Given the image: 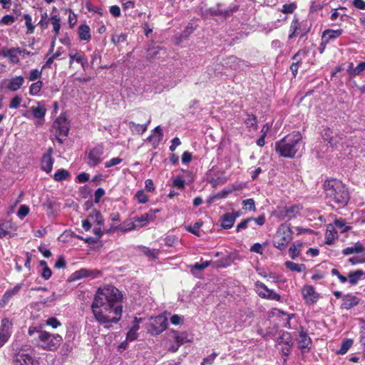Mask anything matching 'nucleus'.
Here are the masks:
<instances>
[{
    "instance_id": "6e6d98bb",
    "label": "nucleus",
    "mask_w": 365,
    "mask_h": 365,
    "mask_svg": "<svg viewBox=\"0 0 365 365\" xmlns=\"http://www.w3.org/2000/svg\"><path fill=\"white\" fill-rule=\"evenodd\" d=\"M135 197L137 198L138 202L140 204H145L149 200L148 196L145 193L143 190L137 191Z\"/></svg>"
},
{
    "instance_id": "f704fd0d",
    "label": "nucleus",
    "mask_w": 365,
    "mask_h": 365,
    "mask_svg": "<svg viewBox=\"0 0 365 365\" xmlns=\"http://www.w3.org/2000/svg\"><path fill=\"white\" fill-rule=\"evenodd\" d=\"M246 118L243 120L244 123L247 128H250L256 130L257 129V116L254 114H250L247 111L244 112Z\"/></svg>"
},
{
    "instance_id": "ddd939ff",
    "label": "nucleus",
    "mask_w": 365,
    "mask_h": 365,
    "mask_svg": "<svg viewBox=\"0 0 365 365\" xmlns=\"http://www.w3.org/2000/svg\"><path fill=\"white\" fill-rule=\"evenodd\" d=\"M309 54V50L307 48L299 49L292 57L294 62L290 65L289 68L294 77L298 73L299 68L302 65V61Z\"/></svg>"
},
{
    "instance_id": "dca6fc26",
    "label": "nucleus",
    "mask_w": 365,
    "mask_h": 365,
    "mask_svg": "<svg viewBox=\"0 0 365 365\" xmlns=\"http://www.w3.org/2000/svg\"><path fill=\"white\" fill-rule=\"evenodd\" d=\"M14 365H38V362L32 355L20 351L15 354Z\"/></svg>"
},
{
    "instance_id": "e2e57ef3",
    "label": "nucleus",
    "mask_w": 365,
    "mask_h": 365,
    "mask_svg": "<svg viewBox=\"0 0 365 365\" xmlns=\"http://www.w3.org/2000/svg\"><path fill=\"white\" fill-rule=\"evenodd\" d=\"M16 21V18L10 14L4 16L0 20V25H10Z\"/></svg>"
},
{
    "instance_id": "6ab92c4d",
    "label": "nucleus",
    "mask_w": 365,
    "mask_h": 365,
    "mask_svg": "<svg viewBox=\"0 0 365 365\" xmlns=\"http://www.w3.org/2000/svg\"><path fill=\"white\" fill-rule=\"evenodd\" d=\"M141 115L145 120V122L144 123L138 124L135 123L133 121H130L128 123V127L131 130V131L133 133H136L138 135H142L143 133H144L147 130L148 126L151 122L150 115H147L145 113H141Z\"/></svg>"
},
{
    "instance_id": "13d9d810",
    "label": "nucleus",
    "mask_w": 365,
    "mask_h": 365,
    "mask_svg": "<svg viewBox=\"0 0 365 365\" xmlns=\"http://www.w3.org/2000/svg\"><path fill=\"white\" fill-rule=\"evenodd\" d=\"M243 208L245 210L255 211L256 210L255 202L254 199L249 198L242 201Z\"/></svg>"
},
{
    "instance_id": "79ce46f5",
    "label": "nucleus",
    "mask_w": 365,
    "mask_h": 365,
    "mask_svg": "<svg viewBox=\"0 0 365 365\" xmlns=\"http://www.w3.org/2000/svg\"><path fill=\"white\" fill-rule=\"evenodd\" d=\"M31 112L34 118L38 119L43 118L46 113V109L43 106L38 105L37 106L31 108Z\"/></svg>"
},
{
    "instance_id": "0eeeda50",
    "label": "nucleus",
    "mask_w": 365,
    "mask_h": 365,
    "mask_svg": "<svg viewBox=\"0 0 365 365\" xmlns=\"http://www.w3.org/2000/svg\"><path fill=\"white\" fill-rule=\"evenodd\" d=\"M255 290L257 295L265 299L281 302L282 297L279 294L275 292L273 289H269L266 284L260 281L255 282Z\"/></svg>"
},
{
    "instance_id": "58836bf2",
    "label": "nucleus",
    "mask_w": 365,
    "mask_h": 365,
    "mask_svg": "<svg viewBox=\"0 0 365 365\" xmlns=\"http://www.w3.org/2000/svg\"><path fill=\"white\" fill-rule=\"evenodd\" d=\"M50 23L53 27V32L54 34V36H58L60 34V30L61 28V18L58 15H52L50 17Z\"/></svg>"
},
{
    "instance_id": "423d86ee",
    "label": "nucleus",
    "mask_w": 365,
    "mask_h": 365,
    "mask_svg": "<svg viewBox=\"0 0 365 365\" xmlns=\"http://www.w3.org/2000/svg\"><path fill=\"white\" fill-rule=\"evenodd\" d=\"M293 232L290 225L282 224L277 231V240L274 242L275 247L280 250H284L287 245L292 240Z\"/></svg>"
},
{
    "instance_id": "c85d7f7f",
    "label": "nucleus",
    "mask_w": 365,
    "mask_h": 365,
    "mask_svg": "<svg viewBox=\"0 0 365 365\" xmlns=\"http://www.w3.org/2000/svg\"><path fill=\"white\" fill-rule=\"evenodd\" d=\"M24 81V78L21 76L14 77L8 81L6 88L11 91H16L23 86Z\"/></svg>"
},
{
    "instance_id": "c9c22d12",
    "label": "nucleus",
    "mask_w": 365,
    "mask_h": 365,
    "mask_svg": "<svg viewBox=\"0 0 365 365\" xmlns=\"http://www.w3.org/2000/svg\"><path fill=\"white\" fill-rule=\"evenodd\" d=\"M364 70L365 62H360L355 68H354V63H350L347 68V71L351 77L359 75Z\"/></svg>"
},
{
    "instance_id": "338daca9",
    "label": "nucleus",
    "mask_w": 365,
    "mask_h": 365,
    "mask_svg": "<svg viewBox=\"0 0 365 365\" xmlns=\"http://www.w3.org/2000/svg\"><path fill=\"white\" fill-rule=\"evenodd\" d=\"M217 353L212 352L210 356L202 359V365L210 364L212 365L214 363L215 358L217 356Z\"/></svg>"
},
{
    "instance_id": "aec40b11",
    "label": "nucleus",
    "mask_w": 365,
    "mask_h": 365,
    "mask_svg": "<svg viewBox=\"0 0 365 365\" xmlns=\"http://www.w3.org/2000/svg\"><path fill=\"white\" fill-rule=\"evenodd\" d=\"M101 275V271L98 269H90L87 268H81L76 272H74L71 275V279L72 280H78L83 278H86L91 277L92 278H96Z\"/></svg>"
},
{
    "instance_id": "4c0bfd02",
    "label": "nucleus",
    "mask_w": 365,
    "mask_h": 365,
    "mask_svg": "<svg viewBox=\"0 0 365 365\" xmlns=\"http://www.w3.org/2000/svg\"><path fill=\"white\" fill-rule=\"evenodd\" d=\"M235 217L230 213H225L221 217V226L224 229H230L235 224Z\"/></svg>"
},
{
    "instance_id": "9b49d317",
    "label": "nucleus",
    "mask_w": 365,
    "mask_h": 365,
    "mask_svg": "<svg viewBox=\"0 0 365 365\" xmlns=\"http://www.w3.org/2000/svg\"><path fill=\"white\" fill-rule=\"evenodd\" d=\"M168 327V319L163 315H158L151 318V322L149 325L148 331L152 335H158L166 329Z\"/></svg>"
},
{
    "instance_id": "cd10ccee",
    "label": "nucleus",
    "mask_w": 365,
    "mask_h": 365,
    "mask_svg": "<svg viewBox=\"0 0 365 365\" xmlns=\"http://www.w3.org/2000/svg\"><path fill=\"white\" fill-rule=\"evenodd\" d=\"M365 247L359 241L354 244L353 246L347 247L342 250V254L345 256L356 254H364Z\"/></svg>"
},
{
    "instance_id": "393cba45",
    "label": "nucleus",
    "mask_w": 365,
    "mask_h": 365,
    "mask_svg": "<svg viewBox=\"0 0 365 365\" xmlns=\"http://www.w3.org/2000/svg\"><path fill=\"white\" fill-rule=\"evenodd\" d=\"M19 51V47H13L11 48L4 47L1 51V54L4 57H8L11 63L16 64L20 61L17 56Z\"/></svg>"
},
{
    "instance_id": "ea45409f",
    "label": "nucleus",
    "mask_w": 365,
    "mask_h": 365,
    "mask_svg": "<svg viewBox=\"0 0 365 365\" xmlns=\"http://www.w3.org/2000/svg\"><path fill=\"white\" fill-rule=\"evenodd\" d=\"M134 220L136 223L137 229L143 227V226L148 225L149 222L152 221V215L149 216L147 213H144L140 217H134Z\"/></svg>"
},
{
    "instance_id": "8fccbe9b",
    "label": "nucleus",
    "mask_w": 365,
    "mask_h": 365,
    "mask_svg": "<svg viewBox=\"0 0 365 365\" xmlns=\"http://www.w3.org/2000/svg\"><path fill=\"white\" fill-rule=\"evenodd\" d=\"M50 21V18L48 17L47 13H42L41 14V20L38 23V26L42 31H43L48 28Z\"/></svg>"
},
{
    "instance_id": "e433bc0d",
    "label": "nucleus",
    "mask_w": 365,
    "mask_h": 365,
    "mask_svg": "<svg viewBox=\"0 0 365 365\" xmlns=\"http://www.w3.org/2000/svg\"><path fill=\"white\" fill-rule=\"evenodd\" d=\"M93 222L99 226L104 225V218L100 211L93 210L91 214L88 216Z\"/></svg>"
},
{
    "instance_id": "72a5a7b5",
    "label": "nucleus",
    "mask_w": 365,
    "mask_h": 365,
    "mask_svg": "<svg viewBox=\"0 0 365 365\" xmlns=\"http://www.w3.org/2000/svg\"><path fill=\"white\" fill-rule=\"evenodd\" d=\"M137 229L136 223L134 221L130 220H125L121 225L115 226L114 230H118L121 232H126Z\"/></svg>"
},
{
    "instance_id": "f257e3e1",
    "label": "nucleus",
    "mask_w": 365,
    "mask_h": 365,
    "mask_svg": "<svg viewBox=\"0 0 365 365\" xmlns=\"http://www.w3.org/2000/svg\"><path fill=\"white\" fill-rule=\"evenodd\" d=\"M121 292L113 285L99 288L93 299L91 309L100 324L118 323L122 316Z\"/></svg>"
},
{
    "instance_id": "20e7f679",
    "label": "nucleus",
    "mask_w": 365,
    "mask_h": 365,
    "mask_svg": "<svg viewBox=\"0 0 365 365\" xmlns=\"http://www.w3.org/2000/svg\"><path fill=\"white\" fill-rule=\"evenodd\" d=\"M293 339L291 333L281 331L279 335L275 339V346L282 355L283 364H287V358L291 354Z\"/></svg>"
},
{
    "instance_id": "a211bd4d",
    "label": "nucleus",
    "mask_w": 365,
    "mask_h": 365,
    "mask_svg": "<svg viewBox=\"0 0 365 365\" xmlns=\"http://www.w3.org/2000/svg\"><path fill=\"white\" fill-rule=\"evenodd\" d=\"M17 230V226L11 220H0V238L11 237Z\"/></svg>"
},
{
    "instance_id": "49530a36",
    "label": "nucleus",
    "mask_w": 365,
    "mask_h": 365,
    "mask_svg": "<svg viewBox=\"0 0 365 365\" xmlns=\"http://www.w3.org/2000/svg\"><path fill=\"white\" fill-rule=\"evenodd\" d=\"M337 237L338 233L334 228L331 230L327 229L325 233V243L330 245L333 244V241Z\"/></svg>"
},
{
    "instance_id": "7ed1b4c3",
    "label": "nucleus",
    "mask_w": 365,
    "mask_h": 365,
    "mask_svg": "<svg viewBox=\"0 0 365 365\" xmlns=\"http://www.w3.org/2000/svg\"><path fill=\"white\" fill-rule=\"evenodd\" d=\"M302 140L299 132H292L275 143V150L284 158H292L299 150V144Z\"/></svg>"
},
{
    "instance_id": "473e14b6",
    "label": "nucleus",
    "mask_w": 365,
    "mask_h": 365,
    "mask_svg": "<svg viewBox=\"0 0 365 365\" xmlns=\"http://www.w3.org/2000/svg\"><path fill=\"white\" fill-rule=\"evenodd\" d=\"M171 332L173 334L175 343L180 346L186 342L191 341V339H188V333L187 331L180 332L176 330H172Z\"/></svg>"
},
{
    "instance_id": "4be33fe9",
    "label": "nucleus",
    "mask_w": 365,
    "mask_h": 365,
    "mask_svg": "<svg viewBox=\"0 0 365 365\" xmlns=\"http://www.w3.org/2000/svg\"><path fill=\"white\" fill-rule=\"evenodd\" d=\"M53 148H49L46 152L43 155L41 161V168L46 173H49L53 168L54 160L52 158Z\"/></svg>"
},
{
    "instance_id": "6e6552de",
    "label": "nucleus",
    "mask_w": 365,
    "mask_h": 365,
    "mask_svg": "<svg viewBox=\"0 0 365 365\" xmlns=\"http://www.w3.org/2000/svg\"><path fill=\"white\" fill-rule=\"evenodd\" d=\"M298 349L301 354L304 355L308 354L312 348V340L308 335L307 329L304 327H299V339L297 340Z\"/></svg>"
},
{
    "instance_id": "a878e982",
    "label": "nucleus",
    "mask_w": 365,
    "mask_h": 365,
    "mask_svg": "<svg viewBox=\"0 0 365 365\" xmlns=\"http://www.w3.org/2000/svg\"><path fill=\"white\" fill-rule=\"evenodd\" d=\"M225 64L232 70L237 71L241 68L242 65L248 66V63L235 56H230L227 57Z\"/></svg>"
},
{
    "instance_id": "c03bdc74",
    "label": "nucleus",
    "mask_w": 365,
    "mask_h": 365,
    "mask_svg": "<svg viewBox=\"0 0 365 365\" xmlns=\"http://www.w3.org/2000/svg\"><path fill=\"white\" fill-rule=\"evenodd\" d=\"M22 19L25 21V26L26 27V34H34L35 26L32 24V18L29 14H24Z\"/></svg>"
},
{
    "instance_id": "f8f14e48",
    "label": "nucleus",
    "mask_w": 365,
    "mask_h": 365,
    "mask_svg": "<svg viewBox=\"0 0 365 365\" xmlns=\"http://www.w3.org/2000/svg\"><path fill=\"white\" fill-rule=\"evenodd\" d=\"M309 29H307L302 22H300L297 16H294L292 21L289 26V39H292L297 36L300 35V37H304L309 32Z\"/></svg>"
},
{
    "instance_id": "2eb2a0df",
    "label": "nucleus",
    "mask_w": 365,
    "mask_h": 365,
    "mask_svg": "<svg viewBox=\"0 0 365 365\" xmlns=\"http://www.w3.org/2000/svg\"><path fill=\"white\" fill-rule=\"evenodd\" d=\"M302 294L305 304L309 306L316 304L320 298L319 294L315 292L312 285L304 286L302 289Z\"/></svg>"
},
{
    "instance_id": "bf43d9fd",
    "label": "nucleus",
    "mask_w": 365,
    "mask_h": 365,
    "mask_svg": "<svg viewBox=\"0 0 365 365\" xmlns=\"http://www.w3.org/2000/svg\"><path fill=\"white\" fill-rule=\"evenodd\" d=\"M348 261L352 265L364 263L365 262L364 254L350 257Z\"/></svg>"
},
{
    "instance_id": "b1692460",
    "label": "nucleus",
    "mask_w": 365,
    "mask_h": 365,
    "mask_svg": "<svg viewBox=\"0 0 365 365\" xmlns=\"http://www.w3.org/2000/svg\"><path fill=\"white\" fill-rule=\"evenodd\" d=\"M23 284H16L12 289H7L1 299L0 300V307H4L6 306V304L10 301V299L14 297L15 295L18 294L20 289L22 288Z\"/></svg>"
},
{
    "instance_id": "5701e85b",
    "label": "nucleus",
    "mask_w": 365,
    "mask_h": 365,
    "mask_svg": "<svg viewBox=\"0 0 365 365\" xmlns=\"http://www.w3.org/2000/svg\"><path fill=\"white\" fill-rule=\"evenodd\" d=\"M302 208L300 204L293 205L285 207L283 210L280 211L279 214L283 218L291 220L295 218L299 214Z\"/></svg>"
},
{
    "instance_id": "7c9ffc66",
    "label": "nucleus",
    "mask_w": 365,
    "mask_h": 365,
    "mask_svg": "<svg viewBox=\"0 0 365 365\" xmlns=\"http://www.w3.org/2000/svg\"><path fill=\"white\" fill-rule=\"evenodd\" d=\"M364 274L365 273L362 269L350 271L346 277L347 281H349L351 285H356Z\"/></svg>"
},
{
    "instance_id": "bb28decb",
    "label": "nucleus",
    "mask_w": 365,
    "mask_h": 365,
    "mask_svg": "<svg viewBox=\"0 0 365 365\" xmlns=\"http://www.w3.org/2000/svg\"><path fill=\"white\" fill-rule=\"evenodd\" d=\"M344 31L341 29L334 30V29H326L323 31L322 35V41H325V43H329L337 38H339Z\"/></svg>"
},
{
    "instance_id": "864d4df0",
    "label": "nucleus",
    "mask_w": 365,
    "mask_h": 365,
    "mask_svg": "<svg viewBox=\"0 0 365 365\" xmlns=\"http://www.w3.org/2000/svg\"><path fill=\"white\" fill-rule=\"evenodd\" d=\"M126 40H127V35L123 33H121L120 34L113 35L111 37V41L115 46H118L121 43L125 42Z\"/></svg>"
},
{
    "instance_id": "f03ea898",
    "label": "nucleus",
    "mask_w": 365,
    "mask_h": 365,
    "mask_svg": "<svg viewBox=\"0 0 365 365\" xmlns=\"http://www.w3.org/2000/svg\"><path fill=\"white\" fill-rule=\"evenodd\" d=\"M325 196L330 202L339 207L346 205L350 200V193L347 186L336 178L325 180L324 183Z\"/></svg>"
},
{
    "instance_id": "052dcab7",
    "label": "nucleus",
    "mask_w": 365,
    "mask_h": 365,
    "mask_svg": "<svg viewBox=\"0 0 365 365\" xmlns=\"http://www.w3.org/2000/svg\"><path fill=\"white\" fill-rule=\"evenodd\" d=\"M22 102V98L20 96H14L9 103V108L11 109H16L19 107Z\"/></svg>"
},
{
    "instance_id": "5fc2aeb1",
    "label": "nucleus",
    "mask_w": 365,
    "mask_h": 365,
    "mask_svg": "<svg viewBox=\"0 0 365 365\" xmlns=\"http://www.w3.org/2000/svg\"><path fill=\"white\" fill-rule=\"evenodd\" d=\"M202 225H203L202 222L198 221V222H195L192 225L187 226L186 227V230L188 232H190L197 236H199V230L202 226Z\"/></svg>"
},
{
    "instance_id": "37998d69",
    "label": "nucleus",
    "mask_w": 365,
    "mask_h": 365,
    "mask_svg": "<svg viewBox=\"0 0 365 365\" xmlns=\"http://www.w3.org/2000/svg\"><path fill=\"white\" fill-rule=\"evenodd\" d=\"M211 261H202L201 262H195L193 265H191L190 272L193 275H195V270H203L208 267L211 264Z\"/></svg>"
},
{
    "instance_id": "680f3d73",
    "label": "nucleus",
    "mask_w": 365,
    "mask_h": 365,
    "mask_svg": "<svg viewBox=\"0 0 365 365\" xmlns=\"http://www.w3.org/2000/svg\"><path fill=\"white\" fill-rule=\"evenodd\" d=\"M29 210H30L29 207L27 205H22L20 206V207L17 212V216L19 218L23 219L29 215Z\"/></svg>"
},
{
    "instance_id": "412c9836",
    "label": "nucleus",
    "mask_w": 365,
    "mask_h": 365,
    "mask_svg": "<svg viewBox=\"0 0 365 365\" xmlns=\"http://www.w3.org/2000/svg\"><path fill=\"white\" fill-rule=\"evenodd\" d=\"M359 302L360 299L356 296L352 294H344L341 304L340 305V309L350 310L354 307L357 306Z\"/></svg>"
},
{
    "instance_id": "f3484780",
    "label": "nucleus",
    "mask_w": 365,
    "mask_h": 365,
    "mask_svg": "<svg viewBox=\"0 0 365 365\" xmlns=\"http://www.w3.org/2000/svg\"><path fill=\"white\" fill-rule=\"evenodd\" d=\"M13 323L8 318H4L1 320L0 327V346H3L10 338Z\"/></svg>"
},
{
    "instance_id": "c756f323",
    "label": "nucleus",
    "mask_w": 365,
    "mask_h": 365,
    "mask_svg": "<svg viewBox=\"0 0 365 365\" xmlns=\"http://www.w3.org/2000/svg\"><path fill=\"white\" fill-rule=\"evenodd\" d=\"M153 131L156 133L157 135L151 134L147 140L148 142L151 143L153 148H156L163 140V132L160 125L155 127Z\"/></svg>"
},
{
    "instance_id": "603ef678",
    "label": "nucleus",
    "mask_w": 365,
    "mask_h": 365,
    "mask_svg": "<svg viewBox=\"0 0 365 365\" xmlns=\"http://www.w3.org/2000/svg\"><path fill=\"white\" fill-rule=\"evenodd\" d=\"M85 54L82 51H76L75 53H70L68 54V57L70 58L69 61V67H71L73 61H76L77 63H79L82 61V58Z\"/></svg>"
},
{
    "instance_id": "3c124183",
    "label": "nucleus",
    "mask_w": 365,
    "mask_h": 365,
    "mask_svg": "<svg viewBox=\"0 0 365 365\" xmlns=\"http://www.w3.org/2000/svg\"><path fill=\"white\" fill-rule=\"evenodd\" d=\"M352 344H353V341L351 339H345L342 341L341 344V347L340 349H339V351H337L338 354H346L348 350L351 348V346H352Z\"/></svg>"
},
{
    "instance_id": "9d476101",
    "label": "nucleus",
    "mask_w": 365,
    "mask_h": 365,
    "mask_svg": "<svg viewBox=\"0 0 365 365\" xmlns=\"http://www.w3.org/2000/svg\"><path fill=\"white\" fill-rule=\"evenodd\" d=\"M53 127L56 130V135L58 141L62 143L63 140L61 138H66L68 136L69 132V123L65 118L58 117L53 122Z\"/></svg>"
},
{
    "instance_id": "a18cd8bd",
    "label": "nucleus",
    "mask_w": 365,
    "mask_h": 365,
    "mask_svg": "<svg viewBox=\"0 0 365 365\" xmlns=\"http://www.w3.org/2000/svg\"><path fill=\"white\" fill-rule=\"evenodd\" d=\"M143 253L151 259L155 260L158 258L160 250L157 249H150L147 247H143Z\"/></svg>"
},
{
    "instance_id": "4d7b16f0",
    "label": "nucleus",
    "mask_w": 365,
    "mask_h": 365,
    "mask_svg": "<svg viewBox=\"0 0 365 365\" xmlns=\"http://www.w3.org/2000/svg\"><path fill=\"white\" fill-rule=\"evenodd\" d=\"M297 5L295 2H292L290 4H286L282 6V12L283 14H292L294 10L297 9Z\"/></svg>"
},
{
    "instance_id": "0e129e2a",
    "label": "nucleus",
    "mask_w": 365,
    "mask_h": 365,
    "mask_svg": "<svg viewBox=\"0 0 365 365\" xmlns=\"http://www.w3.org/2000/svg\"><path fill=\"white\" fill-rule=\"evenodd\" d=\"M334 225L339 229H341V232H344L350 230V227L345 225V222L343 219H336L334 220Z\"/></svg>"
},
{
    "instance_id": "09e8293b",
    "label": "nucleus",
    "mask_w": 365,
    "mask_h": 365,
    "mask_svg": "<svg viewBox=\"0 0 365 365\" xmlns=\"http://www.w3.org/2000/svg\"><path fill=\"white\" fill-rule=\"evenodd\" d=\"M43 86V82L41 81H38L35 83H33L29 88V93L31 96H37L41 88Z\"/></svg>"
},
{
    "instance_id": "1a4fd4ad",
    "label": "nucleus",
    "mask_w": 365,
    "mask_h": 365,
    "mask_svg": "<svg viewBox=\"0 0 365 365\" xmlns=\"http://www.w3.org/2000/svg\"><path fill=\"white\" fill-rule=\"evenodd\" d=\"M104 154V146L101 144H98L93 147L88 153V165L89 167L95 168L98 166L103 161V155Z\"/></svg>"
},
{
    "instance_id": "39448f33",
    "label": "nucleus",
    "mask_w": 365,
    "mask_h": 365,
    "mask_svg": "<svg viewBox=\"0 0 365 365\" xmlns=\"http://www.w3.org/2000/svg\"><path fill=\"white\" fill-rule=\"evenodd\" d=\"M38 340L42 343L41 347L43 349L55 351L60 346L63 338L59 334H52L46 331H40Z\"/></svg>"
},
{
    "instance_id": "774afa93",
    "label": "nucleus",
    "mask_w": 365,
    "mask_h": 365,
    "mask_svg": "<svg viewBox=\"0 0 365 365\" xmlns=\"http://www.w3.org/2000/svg\"><path fill=\"white\" fill-rule=\"evenodd\" d=\"M46 324L56 329L61 325V323L56 317H49L46 321Z\"/></svg>"
},
{
    "instance_id": "a19ab883",
    "label": "nucleus",
    "mask_w": 365,
    "mask_h": 365,
    "mask_svg": "<svg viewBox=\"0 0 365 365\" xmlns=\"http://www.w3.org/2000/svg\"><path fill=\"white\" fill-rule=\"evenodd\" d=\"M284 265L287 269L292 272H302L306 269L304 264H297L291 261H287Z\"/></svg>"
},
{
    "instance_id": "69168bd1",
    "label": "nucleus",
    "mask_w": 365,
    "mask_h": 365,
    "mask_svg": "<svg viewBox=\"0 0 365 365\" xmlns=\"http://www.w3.org/2000/svg\"><path fill=\"white\" fill-rule=\"evenodd\" d=\"M299 254L300 250L297 247V245H295V244H293L292 246H291L289 249V257L292 259H295L297 257H299Z\"/></svg>"
},
{
    "instance_id": "4468645a",
    "label": "nucleus",
    "mask_w": 365,
    "mask_h": 365,
    "mask_svg": "<svg viewBox=\"0 0 365 365\" xmlns=\"http://www.w3.org/2000/svg\"><path fill=\"white\" fill-rule=\"evenodd\" d=\"M322 138L331 147L335 148L343 140V134L334 133L331 129L327 128L323 130Z\"/></svg>"
},
{
    "instance_id": "de8ad7c7",
    "label": "nucleus",
    "mask_w": 365,
    "mask_h": 365,
    "mask_svg": "<svg viewBox=\"0 0 365 365\" xmlns=\"http://www.w3.org/2000/svg\"><path fill=\"white\" fill-rule=\"evenodd\" d=\"M69 177V172L65 169H59L53 175V179L58 182L65 180Z\"/></svg>"
},
{
    "instance_id": "2f4dec72",
    "label": "nucleus",
    "mask_w": 365,
    "mask_h": 365,
    "mask_svg": "<svg viewBox=\"0 0 365 365\" xmlns=\"http://www.w3.org/2000/svg\"><path fill=\"white\" fill-rule=\"evenodd\" d=\"M78 34L81 41H89L91 38V29L87 24H81L78 26Z\"/></svg>"
}]
</instances>
